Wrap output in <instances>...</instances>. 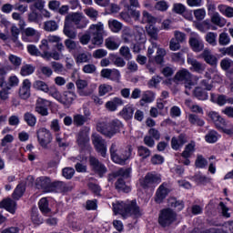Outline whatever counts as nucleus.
Here are the masks:
<instances>
[{"label": "nucleus", "mask_w": 233, "mask_h": 233, "mask_svg": "<svg viewBox=\"0 0 233 233\" xmlns=\"http://www.w3.org/2000/svg\"><path fill=\"white\" fill-rule=\"evenodd\" d=\"M167 183H162L156 191L155 201L159 205L165 201L167 196L170 193Z\"/></svg>", "instance_id": "obj_19"}, {"label": "nucleus", "mask_w": 233, "mask_h": 233, "mask_svg": "<svg viewBox=\"0 0 233 233\" xmlns=\"http://www.w3.org/2000/svg\"><path fill=\"white\" fill-rule=\"evenodd\" d=\"M25 190H26V187H25V183L18 184L13 192V195H12L13 198L16 200L21 199Z\"/></svg>", "instance_id": "obj_36"}, {"label": "nucleus", "mask_w": 233, "mask_h": 233, "mask_svg": "<svg viewBox=\"0 0 233 233\" xmlns=\"http://www.w3.org/2000/svg\"><path fill=\"white\" fill-rule=\"evenodd\" d=\"M24 121L28 125V127H35V123H37V117L35 115L26 112L24 114Z\"/></svg>", "instance_id": "obj_44"}, {"label": "nucleus", "mask_w": 233, "mask_h": 233, "mask_svg": "<svg viewBox=\"0 0 233 233\" xmlns=\"http://www.w3.org/2000/svg\"><path fill=\"white\" fill-rule=\"evenodd\" d=\"M50 101L45 98H37L35 106V112L39 114L40 116H48V108H50Z\"/></svg>", "instance_id": "obj_15"}, {"label": "nucleus", "mask_w": 233, "mask_h": 233, "mask_svg": "<svg viewBox=\"0 0 233 233\" xmlns=\"http://www.w3.org/2000/svg\"><path fill=\"white\" fill-rule=\"evenodd\" d=\"M147 35H149L150 41H157V34L159 33V29L155 27L154 25H149L147 28Z\"/></svg>", "instance_id": "obj_47"}, {"label": "nucleus", "mask_w": 233, "mask_h": 233, "mask_svg": "<svg viewBox=\"0 0 233 233\" xmlns=\"http://www.w3.org/2000/svg\"><path fill=\"white\" fill-rule=\"evenodd\" d=\"M202 58L208 65H210L211 66H218V57L216 56L212 55V52L208 49H205L202 52Z\"/></svg>", "instance_id": "obj_24"}, {"label": "nucleus", "mask_w": 233, "mask_h": 233, "mask_svg": "<svg viewBox=\"0 0 233 233\" xmlns=\"http://www.w3.org/2000/svg\"><path fill=\"white\" fill-rule=\"evenodd\" d=\"M194 181H196L198 185H207V183H210V178L205 177L201 173H198L194 176Z\"/></svg>", "instance_id": "obj_57"}, {"label": "nucleus", "mask_w": 233, "mask_h": 233, "mask_svg": "<svg viewBox=\"0 0 233 233\" xmlns=\"http://www.w3.org/2000/svg\"><path fill=\"white\" fill-rule=\"evenodd\" d=\"M151 155L152 151L148 149V147L145 146L137 147V156L141 157L142 161H145V159H148V157H150Z\"/></svg>", "instance_id": "obj_34"}, {"label": "nucleus", "mask_w": 233, "mask_h": 233, "mask_svg": "<svg viewBox=\"0 0 233 233\" xmlns=\"http://www.w3.org/2000/svg\"><path fill=\"white\" fill-rule=\"evenodd\" d=\"M32 86V83L29 79H25L22 83V86L19 88V97L21 99H28L30 97V88Z\"/></svg>", "instance_id": "obj_22"}, {"label": "nucleus", "mask_w": 233, "mask_h": 233, "mask_svg": "<svg viewBox=\"0 0 233 233\" xmlns=\"http://www.w3.org/2000/svg\"><path fill=\"white\" fill-rule=\"evenodd\" d=\"M135 111H136V108L134 107V105L127 104L119 112V116H121L122 119H125V121H130V119L134 117Z\"/></svg>", "instance_id": "obj_20"}, {"label": "nucleus", "mask_w": 233, "mask_h": 233, "mask_svg": "<svg viewBox=\"0 0 233 233\" xmlns=\"http://www.w3.org/2000/svg\"><path fill=\"white\" fill-rule=\"evenodd\" d=\"M39 48L41 50L40 57H43V59H55V61H59V53L56 51L49 52L50 46L48 44V40L43 39Z\"/></svg>", "instance_id": "obj_8"}, {"label": "nucleus", "mask_w": 233, "mask_h": 233, "mask_svg": "<svg viewBox=\"0 0 233 233\" xmlns=\"http://www.w3.org/2000/svg\"><path fill=\"white\" fill-rule=\"evenodd\" d=\"M132 146H128L126 148L119 147V144L114 142L109 147L111 160L113 163H116V165H121L123 167L127 165V161H130L132 157Z\"/></svg>", "instance_id": "obj_2"}, {"label": "nucleus", "mask_w": 233, "mask_h": 233, "mask_svg": "<svg viewBox=\"0 0 233 233\" xmlns=\"http://www.w3.org/2000/svg\"><path fill=\"white\" fill-rule=\"evenodd\" d=\"M33 88L35 90H40V92H45V94H48L50 92V87H48V84L43 80H36L33 83Z\"/></svg>", "instance_id": "obj_32"}, {"label": "nucleus", "mask_w": 233, "mask_h": 233, "mask_svg": "<svg viewBox=\"0 0 233 233\" xmlns=\"http://www.w3.org/2000/svg\"><path fill=\"white\" fill-rule=\"evenodd\" d=\"M119 54L126 59V61H130V59H132V53H130V48L128 46H123L120 47Z\"/></svg>", "instance_id": "obj_54"}, {"label": "nucleus", "mask_w": 233, "mask_h": 233, "mask_svg": "<svg viewBox=\"0 0 233 233\" xmlns=\"http://www.w3.org/2000/svg\"><path fill=\"white\" fill-rule=\"evenodd\" d=\"M89 164L91 165L94 172H96V174H97L99 177H103V176H105V173L107 171L105 164L101 163L99 159L95 157H89Z\"/></svg>", "instance_id": "obj_17"}, {"label": "nucleus", "mask_w": 233, "mask_h": 233, "mask_svg": "<svg viewBox=\"0 0 233 233\" xmlns=\"http://www.w3.org/2000/svg\"><path fill=\"white\" fill-rule=\"evenodd\" d=\"M106 46L108 50H117L119 48V43L113 37H108L106 39Z\"/></svg>", "instance_id": "obj_51"}, {"label": "nucleus", "mask_w": 233, "mask_h": 233, "mask_svg": "<svg viewBox=\"0 0 233 233\" xmlns=\"http://www.w3.org/2000/svg\"><path fill=\"white\" fill-rule=\"evenodd\" d=\"M81 19H83V13H71L66 16L65 23H68L69 25H72V23H75L76 28H86V23L81 24Z\"/></svg>", "instance_id": "obj_14"}, {"label": "nucleus", "mask_w": 233, "mask_h": 233, "mask_svg": "<svg viewBox=\"0 0 233 233\" xmlns=\"http://www.w3.org/2000/svg\"><path fill=\"white\" fill-rule=\"evenodd\" d=\"M64 34L66 37H69L68 39H76L77 37V33L72 29V25L69 23L64 24Z\"/></svg>", "instance_id": "obj_42"}, {"label": "nucleus", "mask_w": 233, "mask_h": 233, "mask_svg": "<svg viewBox=\"0 0 233 233\" xmlns=\"http://www.w3.org/2000/svg\"><path fill=\"white\" fill-rule=\"evenodd\" d=\"M108 27L114 34H119L123 29V24L116 19L108 20Z\"/></svg>", "instance_id": "obj_35"}, {"label": "nucleus", "mask_w": 233, "mask_h": 233, "mask_svg": "<svg viewBox=\"0 0 233 233\" xmlns=\"http://www.w3.org/2000/svg\"><path fill=\"white\" fill-rule=\"evenodd\" d=\"M177 219V214L172 210V208H167L160 210L158 216V224L163 228H167V227H170L172 223H174Z\"/></svg>", "instance_id": "obj_6"}, {"label": "nucleus", "mask_w": 233, "mask_h": 233, "mask_svg": "<svg viewBox=\"0 0 233 233\" xmlns=\"http://www.w3.org/2000/svg\"><path fill=\"white\" fill-rule=\"evenodd\" d=\"M35 72V66L30 64L22 66L20 69V75L25 77L26 76H32Z\"/></svg>", "instance_id": "obj_40"}, {"label": "nucleus", "mask_w": 233, "mask_h": 233, "mask_svg": "<svg viewBox=\"0 0 233 233\" xmlns=\"http://www.w3.org/2000/svg\"><path fill=\"white\" fill-rule=\"evenodd\" d=\"M134 39V31L130 27H125L122 31V40L124 43H132Z\"/></svg>", "instance_id": "obj_38"}, {"label": "nucleus", "mask_w": 233, "mask_h": 233, "mask_svg": "<svg viewBox=\"0 0 233 233\" xmlns=\"http://www.w3.org/2000/svg\"><path fill=\"white\" fill-rule=\"evenodd\" d=\"M211 22L213 23V25H217V26L220 27L225 26V25L227 24L225 19L221 18L219 13H213L211 15Z\"/></svg>", "instance_id": "obj_45"}, {"label": "nucleus", "mask_w": 233, "mask_h": 233, "mask_svg": "<svg viewBox=\"0 0 233 233\" xmlns=\"http://www.w3.org/2000/svg\"><path fill=\"white\" fill-rule=\"evenodd\" d=\"M53 186L54 190H59V192H63L64 194L74 190V186H72V184H66L61 181L54 182Z\"/></svg>", "instance_id": "obj_28"}, {"label": "nucleus", "mask_w": 233, "mask_h": 233, "mask_svg": "<svg viewBox=\"0 0 233 233\" xmlns=\"http://www.w3.org/2000/svg\"><path fill=\"white\" fill-rule=\"evenodd\" d=\"M103 34H105V27L103 25V23L98 22L97 24H93L88 28V34L83 35L79 41L81 45H88L91 43L92 45H96L97 46H101V44L103 43Z\"/></svg>", "instance_id": "obj_3"}, {"label": "nucleus", "mask_w": 233, "mask_h": 233, "mask_svg": "<svg viewBox=\"0 0 233 233\" xmlns=\"http://www.w3.org/2000/svg\"><path fill=\"white\" fill-rule=\"evenodd\" d=\"M211 101L213 103H217L218 106H225L227 105V96L218 95L217 97L214 96V94H211Z\"/></svg>", "instance_id": "obj_49"}, {"label": "nucleus", "mask_w": 233, "mask_h": 233, "mask_svg": "<svg viewBox=\"0 0 233 233\" xmlns=\"http://www.w3.org/2000/svg\"><path fill=\"white\" fill-rule=\"evenodd\" d=\"M233 61L232 59L226 57L220 61V68L224 70V72H228L230 68L232 67Z\"/></svg>", "instance_id": "obj_55"}, {"label": "nucleus", "mask_w": 233, "mask_h": 233, "mask_svg": "<svg viewBox=\"0 0 233 233\" xmlns=\"http://www.w3.org/2000/svg\"><path fill=\"white\" fill-rule=\"evenodd\" d=\"M218 45H220V46H227V45H230V35L225 32L221 33L218 36Z\"/></svg>", "instance_id": "obj_53"}, {"label": "nucleus", "mask_w": 233, "mask_h": 233, "mask_svg": "<svg viewBox=\"0 0 233 233\" xmlns=\"http://www.w3.org/2000/svg\"><path fill=\"white\" fill-rule=\"evenodd\" d=\"M167 56V51L163 48H157V56H155V63L157 65H163L165 63V56Z\"/></svg>", "instance_id": "obj_46"}, {"label": "nucleus", "mask_w": 233, "mask_h": 233, "mask_svg": "<svg viewBox=\"0 0 233 233\" xmlns=\"http://www.w3.org/2000/svg\"><path fill=\"white\" fill-rule=\"evenodd\" d=\"M173 12H175V14H178L179 15H183V14L187 12V7L183 4H174Z\"/></svg>", "instance_id": "obj_62"}, {"label": "nucleus", "mask_w": 233, "mask_h": 233, "mask_svg": "<svg viewBox=\"0 0 233 233\" xmlns=\"http://www.w3.org/2000/svg\"><path fill=\"white\" fill-rule=\"evenodd\" d=\"M187 120L190 125L195 127H205V120H203V118L199 117V116L196 114H189L187 116Z\"/></svg>", "instance_id": "obj_31"}, {"label": "nucleus", "mask_w": 233, "mask_h": 233, "mask_svg": "<svg viewBox=\"0 0 233 233\" xmlns=\"http://www.w3.org/2000/svg\"><path fill=\"white\" fill-rule=\"evenodd\" d=\"M159 183H161V175L149 172L145 176L141 187L143 188H156Z\"/></svg>", "instance_id": "obj_9"}, {"label": "nucleus", "mask_w": 233, "mask_h": 233, "mask_svg": "<svg viewBox=\"0 0 233 233\" xmlns=\"http://www.w3.org/2000/svg\"><path fill=\"white\" fill-rule=\"evenodd\" d=\"M189 45L193 52H201V50H203L205 47L203 40L194 36L189 38Z\"/></svg>", "instance_id": "obj_29"}, {"label": "nucleus", "mask_w": 233, "mask_h": 233, "mask_svg": "<svg viewBox=\"0 0 233 233\" xmlns=\"http://www.w3.org/2000/svg\"><path fill=\"white\" fill-rule=\"evenodd\" d=\"M25 37H24V41H26L28 37H33L34 38L33 41L35 43H37L39 41V33L32 27H27L25 30Z\"/></svg>", "instance_id": "obj_37"}, {"label": "nucleus", "mask_w": 233, "mask_h": 233, "mask_svg": "<svg viewBox=\"0 0 233 233\" xmlns=\"http://www.w3.org/2000/svg\"><path fill=\"white\" fill-rule=\"evenodd\" d=\"M187 64L191 65V70L193 69L194 72H198V74H201V72L205 71V66L201 62L196 60L195 58H187Z\"/></svg>", "instance_id": "obj_30"}, {"label": "nucleus", "mask_w": 233, "mask_h": 233, "mask_svg": "<svg viewBox=\"0 0 233 233\" xmlns=\"http://www.w3.org/2000/svg\"><path fill=\"white\" fill-rule=\"evenodd\" d=\"M36 136L42 148H47L48 145L52 143V133L45 127L38 129Z\"/></svg>", "instance_id": "obj_10"}, {"label": "nucleus", "mask_w": 233, "mask_h": 233, "mask_svg": "<svg viewBox=\"0 0 233 233\" xmlns=\"http://www.w3.org/2000/svg\"><path fill=\"white\" fill-rule=\"evenodd\" d=\"M85 14L92 21H97V17H99V12H97V10H96L92 7H89V8L86 9Z\"/></svg>", "instance_id": "obj_56"}, {"label": "nucleus", "mask_w": 233, "mask_h": 233, "mask_svg": "<svg viewBox=\"0 0 233 233\" xmlns=\"http://www.w3.org/2000/svg\"><path fill=\"white\" fill-rule=\"evenodd\" d=\"M208 117H209L210 121L214 123L216 128L218 130L219 128H223V127H227V121L225 118L219 116V113L216 111H209L207 113Z\"/></svg>", "instance_id": "obj_18"}, {"label": "nucleus", "mask_w": 233, "mask_h": 233, "mask_svg": "<svg viewBox=\"0 0 233 233\" xmlns=\"http://www.w3.org/2000/svg\"><path fill=\"white\" fill-rule=\"evenodd\" d=\"M187 143H188V136L185 133H181L177 137H173L171 138V148L173 150H179L180 148H183Z\"/></svg>", "instance_id": "obj_16"}, {"label": "nucleus", "mask_w": 233, "mask_h": 233, "mask_svg": "<svg viewBox=\"0 0 233 233\" xmlns=\"http://www.w3.org/2000/svg\"><path fill=\"white\" fill-rule=\"evenodd\" d=\"M208 165V161L207 158L203 157V155H198L197 159L195 161V167L197 168H206Z\"/></svg>", "instance_id": "obj_50"}, {"label": "nucleus", "mask_w": 233, "mask_h": 233, "mask_svg": "<svg viewBox=\"0 0 233 233\" xmlns=\"http://www.w3.org/2000/svg\"><path fill=\"white\" fill-rule=\"evenodd\" d=\"M92 143L95 147V150L102 157H106V140L103 138V137L96 135L92 138Z\"/></svg>", "instance_id": "obj_11"}, {"label": "nucleus", "mask_w": 233, "mask_h": 233, "mask_svg": "<svg viewBox=\"0 0 233 233\" xmlns=\"http://www.w3.org/2000/svg\"><path fill=\"white\" fill-rule=\"evenodd\" d=\"M162 79L163 78L159 76H152V78L147 83L148 88H156L158 83H161Z\"/></svg>", "instance_id": "obj_64"}, {"label": "nucleus", "mask_w": 233, "mask_h": 233, "mask_svg": "<svg viewBox=\"0 0 233 233\" xmlns=\"http://www.w3.org/2000/svg\"><path fill=\"white\" fill-rule=\"evenodd\" d=\"M219 133L216 130H209L205 136V141L209 144L218 143Z\"/></svg>", "instance_id": "obj_33"}, {"label": "nucleus", "mask_w": 233, "mask_h": 233, "mask_svg": "<svg viewBox=\"0 0 233 233\" xmlns=\"http://www.w3.org/2000/svg\"><path fill=\"white\" fill-rule=\"evenodd\" d=\"M193 95L200 101H207V99H208V93L201 87H196L193 91Z\"/></svg>", "instance_id": "obj_39"}, {"label": "nucleus", "mask_w": 233, "mask_h": 233, "mask_svg": "<svg viewBox=\"0 0 233 233\" xmlns=\"http://www.w3.org/2000/svg\"><path fill=\"white\" fill-rule=\"evenodd\" d=\"M130 174H132V168L120 167L118 170L109 175V181L110 179L117 178L116 182L115 183L116 189L118 190V192H125L126 194H128L132 188L130 186L127 185L125 179H128V177H130Z\"/></svg>", "instance_id": "obj_4"}, {"label": "nucleus", "mask_w": 233, "mask_h": 233, "mask_svg": "<svg viewBox=\"0 0 233 233\" xmlns=\"http://www.w3.org/2000/svg\"><path fill=\"white\" fill-rule=\"evenodd\" d=\"M124 102L120 97H114L112 100L107 101L106 103V108L109 110V112H116L117 110V106H123Z\"/></svg>", "instance_id": "obj_27"}, {"label": "nucleus", "mask_w": 233, "mask_h": 233, "mask_svg": "<svg viewBox=\"0 0 233 233\" xmlns=\"http://www.w3.org/2000/svg\"><path fill=\"white\" fill-rule=\"evenodd\" d=\"M218 10L221 14L226 15V17H233V7L220 5H218Z\"/></svg>", "instance_id": "obj_58"}, {"label": "nucleus", "mask_w": 233, "mask_h": 233, "mask_svg": "<svg viewBox=\"0 0 233 233\" xmlns=\"http://www.w3.org/2000/svg\"><path fill=\"white\" fill-rule=\"evenodd\" d=\"M86 117H84L81 114H76L73 116V123L76 127H83L86 123Z\"/></svg>", "instance_id": "obj_52"}, {"label": "nucleus", "mask_w": 233, "mask_h": 233, "mask_svg": "<svg viewBox=\"0 0 233 233\" xmlns=\"http://www.w3.org/2000/svg\"><path fill=\"white\" fill-rule=\"evenodd\" d=\"M114 210L117 214H120L124 219H127V218H133L134 219H137L142 216L141 208L139 206H137V201L136 200L118 202L114 206Z\"/></svg>", "instance_id": "obj_1"}, {"label": "nucleus", "mask_w": 233, "mask_h": 233, "mask_svg": "<svg viewBox=\"0 0 233 233\" xmlns=\"http://www.w3.org/2000/svg\"><path fill=\"white\" fill-rule=\"evenodd\" d=\"M35 187L44 192H54V182L48 177H40L35 180Z\"/></svg>", "instance_id": "obj_12"}, {"label": "nucleus", "mask_w": 233, "mask_h": 233, "mask_svg": "<svg viewBox=\"0 0 233 233\" xmlns=\"http://www.w3.org/2000/svg\"><path fill=\"white\" fill-rule=\"evenodd\" d=\"M194 152H196V141L191 140L185 146L184 152L181 153V157H183V159L190 158Z\"/></svg>", "instance_id": "obj_25"}, {"label": "nucleus", "mask_w": 233, "mask_h": 233, "mask_svg": "<svg viewBox=\"0 0 233 233\" xmlns=\"http://www.w3.org/2000/svg\"><path fill=\"white\" fill-rule=\"evenodd\" d=\"M170 207L173 208H177L178 212H181L185 208V203L183 200H177L176 198L171 199L170 201Z\"/></svg>", "instance_id": "obj_59"}, {"label": "nucleus", "mask_w": 233, "mask_h": 233, "mask_svg": "<svg viewBox=\"0 0 233 233\" xmlns=\"http://www.w3.org/2000/svg\"><path fill=\"white\" fill-rule=\"evenodd\" d=\"M176 81H180L185 85V94L190 96V90L194 86V82H192V74L188 72L187 69H181L177 71L175 75Z\"/></svg>", "instance_id": "obj_7"}, {"label": "nucleus", "mask_w": 233, "mask_h": 233, "mask_svg": "<svg viewBox=\"0 0 233 233\" xmlns=\"http://www.w3.org/2000/svg\"><path fill=\"white\" fill-rule=\"evenodd\" d=\"M205 40L210 46H218V33L215 32H208L205 36Z\"/></svg>", "instance_id": "obj_41"}, {"label": "nucleus", "mask_w": 233, "mask_h": 233, "mask_svg": "<svg viewBox=\"0 0 233 233\" xmlns=\"http://www.w3.org/2000/svg\"><path fill=\"white\" fill-rule=\"evenodd\" d=\"M156 17L152 16V15H150L148 12H143L142 23H148V25H154L156 24Z\"/></svg>", "instance_id": "obj_61"}, {"label": "nucleus", "mask_w": 233, "mask_h": 233, "mask_svg": "<svg viewBox=\"0 0 233 233\" xmlns=\"http://www.w3.org/2000/svg\"><path fill=\"white\" fill-rule=\"evenodd\" d=\"M76 143L78 147L85 150L90 147V137H88V128L83 127L76 136Z\"/></svg>", "instance_id": "obj_13"}, {"label": "nucleus", "mask_w": 233, "mask_h": 233, "mask_svg": "<svg viewBox=\"0 0 233 233\" xmlns=\"http://www.w3.org/2000/svg\"><path fill=\"white\" fill-rule=\"evenodd\" d=\"M57 28H59V25H57V22L54 20L46 21L44 24V30H46V32H56Z\"/></svg>", "instance_id": "obj_48"}, {"label": "nucleus", "mask_w": 233, "mask_h": 233, "mask_svg": "<svg viewBox=\"0 0 233 233\" xmlns=\"http://www.w3.org/2000/svg\"><path fill=\"white\" fill-rule=\"evenodd\" d=\"M123 123L119 119H114L109 123H100L97 125V130L106 137L112 138L114 136L121 132Z\"/></svg>", "instance_id": "obj_5"}, {"label": "nucleus", "mask_w": 233, "mask_h": 233, "mask_svg": "<svg viewBox=\"0 0 233 233\" xmlns=\"http://www.w3.org/2000/svg\"><path fill=\"white\" fill-rule=\"evenodd\" d=\"M156 100V94L150 90L145 91L142 94V98L139 100L140 106H145L148 103H154Z\"/></svg>", "instance_id": "obj_26"}, {"label": "nucleus", "mask_w": 233, "mask_h": 233, "mask_svg": "<svg viewBox=\"0 0 233 233\" xmlns=\"http://www.w3.org/2000/svg\"><path fill=\"white\" fill-rule=\"evenodd\" d=\"M38 207L42 214H50L51 209L48 207V199H46V198H43L39 200Z\"/></svg>", "instance_id": "obj_43"}, {"label": "nucleus", "mask_w": 233, "mask_h": 233, "mask_svg": "<svg viewBox=\"0 0 233 233\" xmlns=\"http://www.w3.org/2000/svg\"><path fill=\"white\" fill-rule=\"evenodd\" d=\"M76 97V93L72 91H66L60 98V103L64 105V106H66V108H70V105L74 103Z\"/></svg>", "instance_id": "obj_23"}, {"label": "nucleus", "mask_w": 233, "mask_h": 233, "mask_svg": "<svg viewBox=\"0 0 233 233\" xmlns=\"http://www.w3.org/2000/svg\"><path fill=\"white\" fill-rule=\"evenodd\" d=\"M8 59L13 66H15V68H19L21 66V63L23 61L21 57L15 55H10Z\"/></svg>", "instance_id": "obj_63"}, {"label": "nucleus", "mask_w": 233, "mask_h": 233, "mask_svg": "<svg viewBox=\"0 0 233 233\" xmlns=\"http://www.w3.org/2000/svg\"><path fill=\"white\" fill-rule=\"evenodd\" d=\"M0 208H5L10 214H15L17 203L12 198H5L0 202Z\"/></svg>", "instance_id": "obj_21"}, {"label": "nucleus", "mask_w": 233, "mask_h": 233, "mask_svg": "<svg viewBox=\"0 0 233 233\" xmlns=\"http://www.w3.org/2000/svg\"><path fill=\"white\" fill-rule=\"evenodd\" d=\"M92 56L88 53H80L77 55L76 61L79 65V63H88L90 61Z\"/></svg>", "instance_id": "obj_60"}]
</instances>
